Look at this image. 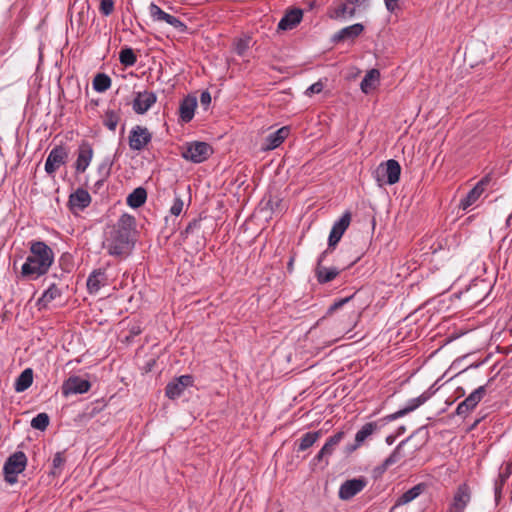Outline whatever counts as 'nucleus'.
Segmentation results:
<instances>
[{
    "mask_svg": "<svg viewBox=\"0 0 512 512\" xmlns=\"http://www.w3.org/2000/svg\"><path fill=\"white\" fill-rule=\"evenodd\" d=\"M134 228L135 218L131 215L123 214L103 241V247L109 255L124 258L131 253L134 247L132 239Z\"/></svg>",
    "mask_w": 512,
    "mask_h": 512,
    "instance_id": "obj_1",
    "label": "nucleus"
},
{
    "mask_svg": "<svg viewBox=\"0 0 512 512\" xmlns=\"http://www.w3.org/2000/svg\"><path fill=\"white\" fill-rule=\"evenodd\" d=\"M28 246L29 255L21 267L20 275L27 280H37L48 273L54 263L55 254L44 241L32 240Z\"/></svg>",
    "mask_w": 512,
    "mask_h": 512,
    "instance_id": "obj_2",
    "label": "nucleus"
},
{
    "mask_svg": "<svg viewBox=\"0 0 512 512\" xmlns=\"http://www.w3.org/2000/svg\"><path fill=\"white\" fill-rule=\"evenodd\" d=\"M401 166L397 160L389 159L381 163L374 171V178L382 186L384 184L393 185L400 179Z\"/></svg>",
    "mask_w": 512,
    "mask_h": 512,
    "instance_id": "obj_3",
    "label": "nucleus"
},
{
    "mask_svg": "<svg viewBox=\"0 0 512 512\" xmlns=\"http://www.w3.org/2000/svg\"><path fill=\"white\" fill-rule=\"evenodd\" d=\"M27 465V457L24 452L17 451L10 455L4 463L3 471L6 482L14 484L16 476L23 472Z\"/></svg>",
    "mask_w": 512,
    "mask_h": 512,
    "instance_id": "obj_4",
    "label": "nucleus"
},
{
    "mask_svg": "<svg viewBox=\"0 0 512 512\" xmlns=\"http://www.w3.org/2000/svg\"><path fill=\"white\" fill-rule=\"evenodd\" d=\"M213 154V148L206 142L195 141L187 143L181 155L193 163H202Z\"/></svg>",
    "mask_w": 512,
    "mask_h": 512,
    "instance_id": "obj_5",
    "label": "nucleus"
},
{
    "mask_svg": "<svg viewBox=\"0 0 512 512\" xmlns=\"http://www.w3.org/2000/svg\"><path fill=\"white\" fill-rule=\"evenodd\" d=\"M369 0H338L334 1L328 9V16L331 19L354 17L356 6L367 3Z\"/></svg>",
    "mask_w": 512,
    "mask_h": 512,
    "instance_id": "obj_6",
    "label": "nucleus"
},
{
    "mask_svg": "<svg viewBox=\"0 0 512 512\" xmlns=\"http://www.w3.org/2000/svg\"><path fill=\"white\" fill-rule=\"evenodd\" d=\"M347 319H342L338 322L334 321L329 333V339L324 342L325 346H330L335 342L339 341L344 337L345 334L349 333L355 326V316L352 312L351 315H346Z\"/></svg>",
    "mask_w": 512,
    "mask_h": 512,
    "instance_id": "obj_7",
    "label": "nucleus"
},
{
    "mask_svg": "<svg viewBox=\"0 0 512 512\" xmlns=\"http://www.w3.org/2000/svg\"><path fill=\"white\" fill-rule=\"evenodd\" d=\"M471 488L467 483L460 484L448 505L447 512H464L471 501Z\"/></svg>",
    "mask_w": 512,
    "mask_h": 512,
    "instance_id": "obj_8",
    "label": "nucleus"
},
{
    "mask_svg": "<svg viewBox=\"0 0 512 512\" xmlns=\"http://www.w3.org/2000/svg\"><path fill=\"white\" fill-rule=\"evenodd\" d=\"M69 152L62 145L55 146L48 154L45 161V172L53 175L60 166L66 164Z\"/></svg>",
    "mask_w": 512,
    "mask_h": 512,
    "instance_id": "obj_9",
    "label": "nucleus"
},
{
    "mask_svg": "<svg viewBox=\"0 0 512 512\" xmlns=\"http://www.w3.org/2000/svg\"><path fill=\"white\" fill-rule=\"evenodd\" d=\"M486 394V386H479L472 393L469 394L462 402H460L455 410V414L466 418L471 411H473L478 403L483 399Z\"/></svg>",
    "mask_w": 512,
    "mask_h": 512,
    "instance_id": "obj_10",
    "label": "nucleus"
},
{
    "mask_svg": "<svg viewBox=\"0 0 512 512\" xmlns=\"http://www.w3.org/2000/svg\"><path fill=\"white\" fill-rule=\"evenodd\" d=\"M129 147L133 151L143 150L152 140V134L143 126H134L129 133Z\"/></svg>",
    "mask_w": 512,
    "mask_h": 512,
    "instance_id": "obj_11",
    "label": "nucleus"
},
{
    "mask_svg": "<svg viewBox=\"0 0 512 512\" xmlns=\"http://www.w3.org/2000/svg\"><path fill=\"white\" fill-rule=\"evenodd\" d=\"M157 102V95L153 91H137L134 93L132 109L138 115H143Z\"/></svg>",
    "mask_w": 512,
    "mask_h": 512,
    "instance_id": "obj_12",
    "label": "nucleus"
},
{
    "mask_svg": "<svg viewBox=\"0 0 512 512\" xmlns=\"http://www.w3.org/2000/svg\"><path fill=\"white\" fill-rule=\"evenodd\" d=\"M77 159L74 164L76 174L84 173L89 167L93 156L94 149L91 143L86 140H83L77 149Z\"/></svg>",
    "mask_w": 512,
    "mask_h": 512,
    "instance_id": "obj_13",
    "label": "nucleus"
},
{
    "mask_svg": "<svg viewBox=\"0 0 512 512\" xmlns=\"http://www.w3.org/2000/svg\"><path fill=\"white\" fill-rule=\"evenodd\" d=\"M366 486L367 480L364 477L346 480L339 487L338 497L343 501H348L360 493Z\"/></svg>",
    "mask_w": 512,
    "mask_h": 512,
    "instance_id": "obj_14",
    "label": "nucleus"
},
{
    "mask_svg": "<svg viewBox=\"0 0 512 512\" xmlns=\"http://www.w3.org/2000/svg\"><path fill=\"white\" fill-rule=\"evenodd\" d=\"M149 13L153 21L165 22L178 31H184L186 25L177 17L166 13L158 5L151 3L149 6Z\"/></svg>",
    "mask_w": 512,
    "mask_h": 512,
    "instance_id": "obj_15",
    "label": "nucleus"
},
{
    "mask_svg": "<svg viewBox=\"0 0 512 512\" xmlns=\"http://www.w3.org/2000/svg\"><path fill=\"white\" fill-rule=\"evenodd\" d=\"M193 382L194 379L191 375H181L166 385L165 395L174 400L180 397L186 388L192 386Z\"/></svg>",
    "mask_w": 512,
    "mask_h": 512,
    "instance_id": "obj_16",
    "label": "nucleus"
},
{
    "mask_svg": "<svg viewBox=\"0 0 512 512\" xmlns=\"http://www.w3.org/2000/svg\"><path fill=\"white\" fill-rule=\"evenodd\" d=\"M328 253L329 249H326L318 257L317 266L315 269V276L320 284H325L334 280L340 273V270L336 267L328 268L322 265Z\"/></svg>",
    "mask_w": 512,
    "mask_h": 512,
    "instance_id": "obj_17",
    "label": "nucleus"
},
{
    "mask_svg": "<svg viewBox=\"0 0 512 512\" xmlns=\"http://www.w3.org/2000/svg\"><path fill=\"white\" fill-rule=\"evenodd\" d=\"M351 222V214L350 212H345L341 218L334 223L328 238V248L331 249L337 245L343 236L344 232L347 230Z\"/></svg>",
    "mask_w": 512,
    "mask_h": 512,
    "instance_id": "obj_18",
    "label": "nucleus"
},
{
    "mask_svg": "<svg viewBox=\"0 0 512 512\" xmlns=\"http://www.w3.org/2000/svg\"><path fill=\"white\" fill-rule=\"evenodd\" d=\"M91 388V383L88 380L82 379L79 376H71L62 385V393L64 396L72 394H84Z\"/></svg>",
    "mask_w": 512,
    "mask_h": 512,
    "instance_id": "obj_19",
    "label": "nucleus"
},
{
    "mask_svg": "<svg viewBox=\"0 0 512 512\" xmlns=\"http://www.w3.org/2000/svg\"><path fill=\"white\" fill-rule=\"evenodd\" d=\"M429 398H430V394L428 392H424L420 396L410 399L404 408L385 416L383 418V421L391 422L400 417H403V416L407 415L408 413L413 412L421 405H423Z\"/></svg>",
    "mask_w": 512,
    "mask_h": 512,
    "instance_id": "obj_20",
    "label": "nucleus"
},
{
    "mask_svg": "<svg viewBox=\"0 0 512 512\" xmlns=\"http://www.w3.org/2000/svg\"><path fill=\"white\" fill-rule=\"evenodd\" d=\"M490 182L488 176L482 178L467 194L460 200L459 208L467 210L470 206L475 204L480 196L483 194L486 185Z\"/></svg>",
    "mask_w": 512,
    "mask_h": 512,
    "instance_id": "obj_21",
    "label": "nucleus"
},
{
    "mask_svg": "<svg viewBox=\"0 0 512 512\" xmlns=\"http://www.w3.org/2000/svg\"><path fill=\"white\" fill-rule=\"evenodd\" d=\"M345 432L339 431L333 436L329 437L320 451L314 458V461L321 462L324 458L331 456L336 446L343 440Z\"/></svg>",
    "mask_w": 512,
    "mask_h": 512,
    "instance_id": "obj_22",
    "label": "nucleus"
},
{
    "mask_svg": "<svg viewBox=\"0 0 512 512\" xmlns=\"http://www.w3.org/2000/svg\"><path fill=\"white\" fill-rule=\"evenodd\" d=\"M197 107V99L195 96L188 95L181 102L179 106V118L184 123H189L195 113Z\"/></svg>",
    "mask_w": 512,
    "mask_h": 512,
    "instance_id": "obj_23",
    "label": "nucleus"
},
{
    "mask_svg": "<svg viewBox=\"0 0 512 512\" xmlns=\"http://www.w3.org/2000/svg\"><path fill=\"white\" fill-rule=\"evenodd\" d=\"M290 129L287 126L279 128L277 131L270 133L266 138L263 145V150H273L278 148L284 140L288 137Z\"/></svg>",
    "mask_w": 512,
    "mask_h": 512,
    "instance_id": "obj_24",
    "label": "nucleus"
},
{
    "mask_svg": "<svg viewBox=\"0 0 512 512\" xmlns=\"http://www.w3.org/2000/svg\"><path fill=\"white\" fill-rule=\"evenodd\" d=\"M107 283V275L105 269H95L93 270L87 279V289L90 294L97 293L100 288Z\"/></svg>",
    "mask_w": 512,
    "mask_h": 512,
    "instance_id": "obj_25",
    "label": "nucleus"
},
{
    "mask_svg": "<svg viewBox=\"0 0 512 512\" xmlns=\"http://www.w3.org/2000/svg\"><path fill=\"white\" fill-rule=\"evenodd\" d=\"M302 17L303 11L301 9H292L281 18L278 29L283 31L292 30L301 22Z\"/></svg>",
    "mask_w": 512,
    "mask_h": 512,
    "instance_id": "obj_26",
    "label": "nucleus"
},
{
    "mask_svg": "<svg viewBox=\"0 0 512 512\" xmlns=\"http://www.w3.org/2000/svg\"><path fill=\"white\" fill-rule=\"evenodd\" d=\"M91 203V196L85 189L78 188L69 196V204L72 208L83 210Z\"/></svg>",
    "mask_w": 512,
    "mask_h": 512,
    "instance_id": "obj_27",
    "label": "nucleus"
},
{
    "mask_svg": "<svg viewBox=\"0 0 512 512\" xmlns=\"http://www.w3.org/2000/svg\"><path fill=\"white\" fill-rule=\"evenodd\" d=\"M386 423L383 419L376 422H369L364 424L361 429L355 435V441L362 445L367 438L378 431L381 426Z\"/></svg>",
    "mask_w": 512,
    "mask_h": 512,
    "instance_id": "obj_28",
    "label": "nucleus"
},
{
    "mask_svg": "<svg viewBox=\"0 0 512 512\" xmlns=\"http://www.w3.org/2000/svg\"><path fill=\"white\" fill-rule=\"evenodd\" d=\"M364 31V26L361 23H356L342 28L334 36L335 41H344L347 39L354 40Z\"/></svg>",
    "mask_w": 512,
    "mask_h": 512,
    "instance_id": "obj_29",
    "label": "nucleus"
},
{
    "mask_svg": "<svg viewBox=\"0 0 512 512\" xmlns=\"http://www.w3.org/2000/svg\"><path fill=\"white\" fill-rule=\"evenodd\" d=\"M380 78V73L377 69H371L366 73L360 83V88L363 93L368 94L376 88Z\"/></svg>",
    "mask_w": 512,
    "mask_h": 512,
    "instance_id": "obj_30",
    "label": "nucleus"
},
{
    "mask_svg": "<svg viewBox=\"0 0 512 512\" xmlns=\"http://www.w3.org/2000/svg\"><path fill=\"white\" fill-rule=\"evenodd\" d=\"M411 437L401 441L393 450V452L384 460L382 465L377 468L380 472L386 471L391 465L396 464L399 462L402 457V447L403 445L410 439Z\"/></svg>",
    "mask_w": 512,
    "mask_h": 512,
    "instance_id": "obj_31",
    "label": "nucleus"
},
{
    "mask_svg": "<svg viewBox=\"0 0 512 512\" xmlns=\"http://www.w3.org/2000/svg\"><path fill=\"white\" fill-rule=\"evenodd\" d=\"M33 382V370L31 368H26L21 372V374L17 377L14 389L16 392H23L27 390Z\"/></svg>",
    "mask_w": 512,
    "mask_h": 512,
    "instance_id": "obj_32",
    "label": "nucleus"
},
{
    "mask_svg": "<svg viewBox=\"0 0 512 512\" xmlns=\"http://www.w3.org/2000/svg\"><path fill=\"white\" fill-rule=\"evenodd\" d=\"M147 199V191L143 187L135 188L127 197V204L131 208L141 207Z\"/></svg>",
    "mask_w": 512,
    "mask_h": 512,
    "instance_id": "obj_33",
    "label": "nucleus"
},
{
    "mask_svg": "<svg viewBox=\"0 0 512 512\" xmlns=\"http://www.w3.org/2000/svg\"><path fill=\"white\" fill-rule=\"evenodd\" d=\"M62 291L55 284H51L38 299L37 304L40 308L46 307L53 300L61 297Z\"/></svg>",
    "mask_w": 512,
    "mask_h": 512,
    "instance_id": "obj_34",
    "label": "nucleus"
},
{
    "mask_svg": "<svg viewBox=\"0 0 512 512\" xmlns=\"http://www.w3.org/2000/svg\"><path fill=\"white\" fill-rule=\"evenodd\" d=\"M424 490L423 484L415 485L406 492H404L397 500L396 505H405L416 499Z\"/></svg>",
    "mask_w": 512,
    "mask_h": 512,
    "instance_id": "obj_35",
    "label": "nucleus"
},
{
    "mask_svg": "<svg viewBox=\"0 0 512 512\" xmlns=\"http://www.w3.org/2000/svg\"><path fill=\"white\" fill-rule=\"evenodd\" d=\"M322 435V432H307L299 439L298 451H305L310 448Z\"/></svg>",
    "mask_w": 512,
    "mask_h": 512,
    "instance_id": "obj_36",
    "label": "nucleus"
},
{
    "mask_svg": "<svg viewBox=\"0 0 512 512\" xmlns=\"http://www.w3.org/2000/svg\"><path fill=\"white\" fill-rule=\"evenodd\" d=\"M93 89L97 92H105L111 86V78L105 73H98L93 79Z\"/></svg>",
    "mask_w": 512,
    "mask_h": 512,
    "instance_id": "obj_37",
    "label": "nucleus"
},
{
    "mask_svg": "<svg viewBox=\"0 0 512 512\" xmlns=\"http://www.w3.org/2000/svg\"><path fill=\"white\" fill-rule=\"evenodd\" d=\"M119 61L122 65L126 67L133 66L136 61L137 57L133 51L132 48H123L119 53Z\"/></svg>",
    "mask_w": 512,
    "mask_h": 512,
    "instance_id": "obj_38",
    "label": "nucleus"
},
{
    "mask_svg": "<svg viewBox=\"0 0 512 512\" xmlns=\"http://www.w3.org/2000/svg\"><path fill=\"white\" fill-rule=\"evenodd\" d=\"M50 423L47 413H39L31 420V427L40 431L46 430Z\"/></svg>",
    "mask_w": 512,
    "mask_h": 512,
    "instance_id": "obj_39",
    "label": "nucleus"
},
{
    "mask_svg": "<svg viewBox=\"0 0 512 512\" xmlns=\"http://www.w3.org/2000/svg\"><path fill=\"white\" fill-rule=\"evenodd\" d=\"M119 114L114 110H108L105 113V116L103 118V124L105 127H107L111 131H115L118 122H119Z\"/></svg>",
    "mask_w": 512,
    "mask_h": 512,
    "instance_id": "obj_40",
    "label": "nucleus"
},
{
    "mask_svg": "<svg viewBox=\"0 0 512 512\" xmlns=\"http://www.w3.org/2000/svg\"><path fill=\"white\" fill-rule=\"evenodd\" d=\"M66 463V458L64 456V452H57L52 460V471L53 475H60L64 465Z\"/></svg>",
    "mask_w": 512,
    "mask_h": 512,
    "instance_id": "obj_41",
    "label": "nucleus"
},
{
    "mask_svg": "<svg viewBox=\"0 0 512 512\" xmlns=\"http://www.w3.org/2000/svg\"><path fill=\"white\" fill-rule=\"evenodd\" d=\"M114 161L109 157H105L98 165L97 173L102 179H107L111 174V169Z\"/></svg>",
    "mask_w": 512,
    "mask_h": 512,
    "instance_id": "obj_42",
    "label": "nucleus"
},
{
    "mask_svg": "<svg viewBox=\"0 0 512 512\" xmlns=\"http://www.w3.org/2000/svg\"><path fill=\"white\" fill-rule=\"evenodd\" d=\"M251 39L249 37L240 38L235 42V51L238 55L243 56L250 47Z\"/></svg>",
    "mask_w": 512,
    "mask_h": 512,
    "instance_id": "obj_43",
    "label": "nucleus"
},
{
    "mask_svg": "<svg viewBox=\"0 0 512 512\" xmlns=\"http://www.w3.org/2000/svg\"><path fill=\"white\" fill-rule=\"evenodd\" d=\"M114 10V0H100L99 11L104 16H109Z\"/></svg>",
    "mask_w": 512,
    "mask_h": 512,
    "instance_id": "obj_44",
    "label": "nucleus"
},
{
    "mask_svg": "<svg viewBox=\"0 0 512 512\" xmlns=\"http://www.w3.org/2000/svg\"><path fill=\"white\" fill-rule=\"evenodd\" d=\"M184 202L180 196H175L173 204L170 208V213L174 216H179L183 211Z\"/></svg>",
    "mask_w": 512,
    "mask_h": 512,
    "instance_id": "obj_45",
    "label": "nucleus"
},
{
    "mask_svg": "<svg viewBox=\"0 0 512 512\" xmlns=\"http://www.w3.org/2000/svg\"><path fill=\"white\" fill-rule=\"evenodd\" d=\"M402 0H384L385 7L388 12L391 14L396 13L397 11L401 10V3Z\"/></svg>",
    "mask_w": 512,
    "mask_h": 512,
    "instance_id": "obj_46",
    "label": "nucleus"
},
{
    "mask_svg": "<svg viewBox=\"0 0 512 512\" xmlns=\"http://www.w3.org/2000/svg\"><path fill=\"white\" fill-rule=\"evenodd\" d=\"M323 88H324L323 83L321 81H317L307 88L305 94L308 96H311L313 94H318V93L322 92Z\"/></svg>",
    "mask_w": 512,
    "mask_h": 512,
    "instance_id": "obj_47",
    "label": "nucleus"
},
{
    "mask_svg": "<svg viewBox=\"0 0 512 512\" xmlns=\"http://www.w3.org/2000/svg\"><path fill=\"white\" fill-rule=\"evenodd\" d=\"M199 228H200V220L194 219L187 225V227L182 232V235L185 237H188V235L190 233H192L195 229H199Z\"/></svg>",
    "mask_w": 512,
    "mask_h": 512,
    "instance_id": "obj_48",
    "label": "nucleus"
},
{
    "mask_svg": "<svg viewBox=\"0 0 512 512\" xmlns=\"http://www.w3.org/2000/svg\"><path fill=\"white\" fill-rule=\"evenodd\" d=\"M352 298V296L350 297H346V298H343L339 301H336L335 303H333L327 310V313L326 315H330L332 314L334 311H336L337 309H339L340 307H342L344 304H346L347 302L350 301V299Z\"/></svg>",
    "mask_w": 512,
    "mask_h": 512,
    "instance_id": "obj_49",
    "label": "nucleus"
},
{
    "mask_svg": "<svg viewBox=\"0 0 512 512\" xmlns=\"http://www.w3.org/2000/svg\"><path fill=\"white\" fill-rule=\"evenodd\" d=\"M211 103V95L208 91H203L200 95V104L204 107L205 110L208 109Z\"/></svg>",
    "mask_w": 512,
    "mask_h": 512,
    "instance_id": "obj_50",
    "label": "nucleus"
},
{
    "mask_svg": "<svg viewBox=\"0 0 512 512\" xmlns=\"http://www.w3.org/2000/svg\"><path fill=\"white\" fill-rule=\"evenodd\" d=\"M360 446L361 445L358 444V442L355 441L353 444L346 445L345 451H346L347 454H351L354 451H356Z\"/></svg>",
    "mask_w": 512,
    "mask_h": 512,
    "instance_id": "obj_51",
    "label": "nucleus"
},
{
    "mask_svg": "<svg viewBox=\"0 0 512 512\" xmlns=\"http://www.w3.org/2000/svg\"><path fill=\"white\" fill-rule=\"evenodd\" d=\"M107 179H102L101 177H99V179L96 181L95 183V188L96 189H99L103 184L104 182L106 181Z\"/></svg>",
    "mask_w": 512,
    "mask_h": 512,
    "instance_id": "obj_52",
    "label": "nucleus"
},
{
    "mask_svg": "<svg viewBox=\"0 0 512 512\" xmlns=\"http://www.w3.org/2000/svg\"><path fill=\"white\" fill-rule=\"evenodd\" d=\"M294 260H295L294 257H291L287 264V269L290 273L293 271Z\"/></svg>",
    "mask_w": 512,
    "mask_h": 512,
    "instance_id": "obj_53",
    "label": "nucleus"
},
{
    "mask_svg": "<svg viewBox=\"0 0 512 512\" xmlns=\"http://www.w3.org/2000/svg\"><path fill=\"white\" fill-rule=\"evenodd\" d=\"M394 441H395V436L394 435H389V436L386 437V443L388 445H392L394 443Z\"/></svg>",
    "mask_w": 512,
    "mask_h": 512,
    "instance_id": "obj_54",
    "label": "nucleus"
},
{
    "mask_svg": "<svg viewBox=\"0 0 512 512\" xmlns=\"http://www.w3.org/2000/svg\"><path fill=\"white\" fill-rule=\"evenodd\" d=\"M511 221H512V214H510L507 219H506V226L507 227H510L511 226Z\"/></svg>",
    "mask_w": 512,
    "mask_h": 512,
    "instance_id": "obj_55",
    "label": "nucleus"
},
{
    "mask_svg": "<svg viewBox=\"0 0 512 512\" xmlns=\"http://www.w3.org/2000/svg\"><path fill=\"white\" fill-rule=\"evenodd\" d=\"M405 430H406V429H405V427H404V426L399 427V428H398V435H400V434L404 433V432H405Z\"/></svg>",
    "mask_w": 512,
    "mask_h": 512,
    "instance_id": "obj_56",
    "label": "nucleus"
},
{
    "mask_svg": "<svg viewBox=\"0 0 512 512\" xmlns=\"http://www.w3.org/2000/svg\"><path fill=\"white\" fill-rule=\"evenodd\" d=\"M499 490H500V488L496 486V488H495L496 494L499 492Z\"/></svg>",
    "mask_w": 512,
    "mask_h": 512,
    "instance_id": "obj_57",
    "label": "nucleus"
},
{
    "mask_svg": "<svg viewBox=\"0 0 512 512\" xmlns=\"http://www.w3.org/2000/svg\"><path fill=\"white\" fill-rule=\"evenodd\" d=\"M478 423H479V420H476V422H475V424L473 425V427H475Z\"/></svg>",
    "mask_w": 512,
    "mask_h": 512,
    "instance_id": "obj_58",
    "label": "nucleus"
}]
</instances>
